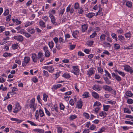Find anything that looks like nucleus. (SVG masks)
Here are the masks:
<instances>
[{"mask_svg":"<svg viewBox=\"0 0 133 133\" xmlns=\"http://www.w3.org/2000/svg\"><path fill=\"white\" fill-rule=\"evenodd\" d=\"M114 71L116 73L115 74H117V73H118L122 77H124L125 76V73L117 69L115 70Z\"/></svg>","mask_w":133,"mask_h":133,"instance_id":"nucleus-11","label":"nucleus"},{"mask_svg":"<svg viewBox=\"0 0 133 133\" xmlns=\"http://www.w3.org/2000/svg\"><path fill=\"white\" fill-rule=\"evenodd\" d=\"M125 37L128 40H129L131 37V34L130 32H128L124 34Z\"/></svg>","mask_w":133,"mask_h":133,"instance_id":"nucleus-14","label":"nucleus"},{"mask_svg":"<svg viewBox=\"0 0 133 133\" xmlns=\"http://www.w3.org/2000/svg\"><path fill=\"white\" fill-rule=\"evenodd\" d=\"M63 76L66 78H69L70 77L69 74L68 73H64L63 75Z\"/></svg>","mask_w":133,"mask_h":133,"instance_id":"nucleus-40","label":"nucleus"},{"mask_svg":"<svg viewBox=\"0 0 133 133\" xmlns=\"http://www.w3.org/2000/svg\"><path fill=\"white\" fill-rule=\"evenodd\" d=\"M58 133H61L62 132V128L61 127H57Z\"/></svg>","mask_w":133,"mask_h":133,"instance_id":"nucleus-57","label":"nucleus"},{"mask_svg":"<svg viewBox=\"0 0 133 133\" xmlns=\"http://www.w3.org/2000/svg\"><path fill=\"white\" fill-rule=\"evenodd\" d=\"M19 46V45L18 43H16L15 44H12V45L11 47L13 49L15 50L18 49Z\"/></svg>","mask_w":133,"mask_h":133,"instance_id":"nucleus-19","label":"nucleus"},{"mask_svg":"<svg viewBox=\"0 0 133 133\" xmlns=\"http://www.w3.org/2000/svg\"><path fill=\"white\" fill-rule=\"evenodd\" d=\"M96 128V126L95 125L93 124L90 126L89 129L91 130H95Z\"/></svg>","mask_w":133,"mask_h":133,"instance_id":"nucleus-49","label":"nucleus"},{"mask_svg":"<svg viewBox=\"0 0 133 133\" xmlns=\"http://www.w3.org/2000/svg\"><path fill=\"white\" fill-rule=\"evenodd\" d=\"M89 93L88 92H85L82 95V96H84V98H87L89 97Z\"/></svg>","mask_w":133,"mask_h":133,"instance_id":"nucleus-48","label":"nucleus"},{"mask_svg":"<svg viewBox=\"0 0 133 133\" xmlns=\"http://www.w3.org/2000/svg\"><path fill=\"white\" fill-rule=\"evenodd\" d=\"M98 70L99 72L101 74H102L103 72V69L101 67H98Z\"/></svg>","mask_w":133,"mask_h":133,"instance_id":"nucleus-63","label":"nucleus"},{"mask_svg":"<svg viewBox=\"0 0 133 133\" xmlns=\"http://www.w3.org/2000/svg\"><path fill=\"white\" fill-rule=\"evenodd\" d=\"M112 76L114 79H115L118 82H120L122 80V78L119 76L117 74L114 73H111Z\"/></svg>","mask_w":133,"mask_h":133,"instance_id":"nucleus-3","label":"nucleus"},{"mask_svg":"<svg viewBox=\"0 0 133 133\" xmlns=\"http://www.w3.org/2000/svg\"><path fill=\"white\" fill-rule=\"evenodd\" d=\"M27 30L28 32L32 34H34L35 32V29L31 28H28Z\"/></svg>","mask_w":133,"mask_h":133,"instance_id":"nucleus-20","label":"nucleus"},{"mask_svg":"<svg viewBox=\"0 0 133 133\" xmlns=\"http://www.w3.org/2000/svg\"><path fill=\"white\" fill-rule=\"evenodd\" d=\"M35 98H33L30 100L29 104H26V106H27L28 108L29 107L30 108L32 109L35 106Z\"/></svg>","mask_w":133,"mask_h":133,"instance_id":"nucleus-1","label":"nucleus"},{"mask_svg":"<svg viewBox=\"0 0 133 133\" xmlns=\"http://www.w3.org/2000/svg\"><path fill=\"white\" fill-rule=\"evenodd\" d=\"M48 70L49 72L52 73L54 71V69L52 66H48Z\"/></svg>","mask_w":133,"mask_h":133,"instance_id":"nucleus-29","label":"nucleus"},{"mask_svg":"<svg viewBox=\"0 0 133 133\" xmlns=\"http://www.w3.org/2000/svg\"><path fill=\"white\" fill-rule=\"evenodd\" d=\"M34 22V21H31V22H27L26 24H25V27H27L29 26L30 25L33 24V23Z\"/></svg>","mask_w":133,"mask_h":133,"instance_id":"nucleus-31","label":"nucleus"},{"mask_svg":"<svg viewBox=\"0 0 133 133\" xmlns=\"http://www.w3.org/2000/svg\"><path fill=\"white\" fill-rule=\"evenodd\" d=\"M82 31L83 32H85L88 28V25L87 24H84L82 25Z\"/></svg>","mask_w":133,"mask_h":133,"instance_id":"nucleus-16","label":"nucleus"},{"mask_svg":"<svg viewBox=\"0 0 133 133\" xmlns=\"http://www.w3.org/2000/svg\"><path fill=\"white\" fill-rule=\"evenodd\" d=\"M48 97V95H46L45 94H43V100L45 101L46 102L47 101V98Z\"/></svg>","mask_w":133,"mask_h":133,"instance_id":"nucleus-43","label":"nucleus"},{"mask_svg":"<svg viewBox=\"0 0 133 133\" xmlns=\"http://www.w3.org/2000/svg\"><path fill=\"white\" fill-rule=\"evenodd\" d=\"M103 46L105 48H107L109 47H110V44L109 43L105 42H103L102 44Z\"/></svg>","mask_w":133,"mask_h":133,"instance_id":"nucleus-23","label":"nucleus"},{"mask_svg":"<svg viewBox=\"0 0 133 133\" xmlns=\"http://www.w3.org/2000/svg\"><path fill=\"white\" fill-rule=\"evenodd\" d=\"M117 32L119 34H122L123 33V31L122 29L120 28L117 30Z\"/></svg>","mask_w":133,"mask_h":133,"instance_id":"nucleus-54","label":"nucleus"},{"mask_svg":"<svg viewBox=\"0 0 133 133\" xmlns=\"http://www.w3.org/2000/svg\"><path fill=\"white\" fill-rule=\"evenodd\" d=\"M124 70L127 72H129L131 74L133 73L132 68L129 65H126L124 66Z\"/></svg>","mask_w":133,"mask_h":133,"instance_id":"nucleus-5","label":"nucleus"},{"mask_svg":"<svg viewBox=\"0 0 133 133\" xmlns=\"http://www.w3.org/2000/svg\"><path fill=\"white\" fill-rule=\"evenodd\" d=\"M103 110L105 111H107L109 109L110 106L109 105H103Z\"/></svg>","mask_w":133,"mask_h":133,"instance_id":"nucleus-30","label":"nucleus"},{"mask_svg":"<svg viewBox=\"0 0 133 133\" xmlns=\"http://www.w3.org/2000/svg\"><path fill=\"white\" fill-rule=\"evenodd\" d=\"M39 116L41 117H43L45 115L43 111L41 109L39 110Z\"/></svg>","mask_w":133,"mask_h":133,"instance_id":"nucleus-27","label":"nucleus"},{"mask_svg":"<svg viewBox=\"0 0 133 133\" xmlns=\"http://www.w3.org/2000/svg\"><path fill=\"white\" fill-rule=\"evenodd\" d=\"M75 103V102L74 101L73 99L72 98L69 101L70 104L72 106H73L74 105Z\"/></svg>","mask_w":133,"mask_h":133,"instance_id":"nucleus-39","label":"nucleus"},{"mask_svg":"<svg viewBox=\"0 0 133 133\" xmlns=\"http://www.w3.org/2000/svg\"><path fill=\"white\" fill-rule=\"evenodd\" d=\"M101 103L100 102L98 101H96L95 102L93 106H97L98 107L99 106L101 105Z\"/></svg>","mask_w":133,"mask_h":133,"instance_id":"nucleus-46","label":"nucleus"},{"mask_svg":"<svg viewBox=\"0 0 133 133\" xmlns=\"http://www.w3.org/2000/svg\"><path fill=\"white\" fill-rule=\"evenodd\" d=\"M77 105L78 109H81L82 106V102L80 100L77 102Z\"/></svg>","mask_w":133,"mask_h":133,"instance_id":"nucleus-21","label":"nucleus"},{"mask_svg":"<svg viewBox=\"0 0 133 133\" xmlns=\"http://www.w3.org/2000/svg\"><path fill=\"white\" fill-rule=\"evenodd\" d=\"M92 89L96 91H100L101 90L102 88L100 86L95 85L93 86L92 87Z\"/></svg>","mask_w":133,"mask_h":133,"instance_id":"nucleus-10","label":"nucleus"},{"mask_svg":"<svg viewBox=\"0 0 133 133\" xmlns=\"http://www.w3.org/2000/svg\"><path fill=\"white\" fill-rule=\"evenodd\" d=\"M132 3L130 1H128L127 2L126 5L129 8H131L132 7Z\"/></svg>","mask_w":133,"mask_h":133,"instance_id":"nucleus-35","label":"nucleus"},{"mask_svg":"<svg viewBox=\"0 0 133 133\" xmlns=\"http://www.w3.org/2000/svg\"><path fill=\"white\" fill-rule=\"evenodd\" d=\"M125 94L127 96L129 97H132L133 96V94L129 91H128L126 92Z\"/></svg>","mask_w":133,"mask_h":133,"instance_id":"nucleus-22","label":"nucleus"},{"mask_svg":"<svg viewBox=\"0 0 133 133\" xmlns=\"http://www.w3.org/2000/svg\"><path fill=\"white\" fill-rule=\"evenodd\" d=\"M78 11V13L79 14H82L83 12V11L82 9V8L81 7L79 8Z\"/></svg>","mask_w":133,"mask_h":133,"instance_id":"nucleus-64","label":"nucleus"},{"mask_svg":"<svg viewBox=\"0 0 133 133\" xmlns=\"http://www.w3.org/2000/svg\"><path fill=\"white\" fill-rule=\"evenodd\" d=\"M95 15V14L93 12L89 13L87 15V16L89 18H92Z\"/></svg>","mask_w":133,"mask_h":133,"instance_id":"nucleus-25","label":"nucleus"},{"mask_svg":"<svg viewBox=\"0 0 133 133\" xmlns=\"http://www.w3.org/2000/svg\"><path fill=\"white\" fill-rule=\"evenodd\" d=\"M45 110V112L46 114V115H47L48 116H50V112L46 108H44Z\"/></svg>","mask_w":133,"mask_h":133,"instance_id":"nucleus-56","label":"nucleus"},{"mask_svg":"<svg viewBox=\"0 0 133 133\" xmlns=\"http://www.w3.org/2000/svg\"><path fill=\"white\" fill-rule=\"evenodd\" d=\"M78 33V32L77 31H74L72 34L74 38H77L78 36L77 34Z\"/></svg>","mask_w":133,"mask_h":133,"instance_id":"nucleus-45","label":"nucleus"},{"mask_svg":"<svg viewBox=\"0 0 133 133\" xmlns=\"http://www.w3.org/2000/svg\"><path fill=\"white\" fill-rule=\"evenodd\" d=\"M31 57L32 58V61L34 62H36L37 61V55L35 54H33L32 55Z\"/></svg>","mask_w":133,"mask_h":133,"instance_id":"nucleus-17","label":"nucleus"},{"mask_svg":"<svg viewBox=\"0 0 133 133\" xmlns=\"http://www.w3.org/2000/svg\"><path fill=\"white\" fill-rule=\"evenodd\" d=\"M21 108L19 103L16 104L15 107L14 108L13 111L15 113H17L21 109Z\"/></svg>","mask_w":133,"mask_h":133,"instance_id":"nucleus-6","label":"nucleus"},{"mask_svg":"<svg viewBox=\"0 0 133 133\" xmlns=\"http://www.w3.org/2000/svg\"><path fill=\"white\" fill-rule=\"evenodd\" d=\"M107 115V113L106 112H104L102 111L101 112L99 113V116L103 118L105 117Z\"/></svg>","mask_w":133,"mask_h":133,"instance_id":"nucleus-28","label":"nucleus"},{"mask_svg":"<svg viewBox=\"0 0 133 133\" xmlns=\"http://www.w3.org/2000/svg\"><path fill=\"white\" fill-rule=\"evenodd\" d=\"M12 55V54L10 53H7L5 52L4 53L3 55V56L5 57H6L8 56L10 57Z\"/></svg>","mask_w":133,"mask_h":133,"instance_id":"nucleus-42","label":"nucleus"},{"mask_svg":"<svg viewBox=\"0 0 133 133\" xmlns=\"http://www.w3.org/2000/svg\"><path fill=\"white\" fill-rule=\"evenodd\" d=\"M37 58L38 59H40V62H42L44 59V57L43 55V53L41 52H39L37 55Z\"/></svg>","mask_w":133,"mask_h":133,"instance_id":"nucleus-8","label":"nucleus"},{"mask_svg":"<svg viewBox=\"0 0 133 133\" xmlns=\"http://www.w3.org/2000/svg\"><path fill=\"white\" fill-rule=\"evenodd\" d=\"M77 117V116L75 115H74L70 116L69 117V119L71 120H73Z\"/></svg>","mask_w":133,"mask_h":133,"instance_id":"nucleus-47","label":"nucleus"},{"mask_svg":"<svg viewBox=\"0 0 133 133\" xmlns=\"http://www.w3.org/2000/svg\"><path fill=\"white\" fill-rule=\"evenodd\" d=\"M14 38L19 42H22L24 40L23 36L22 35H19L14 36Z\"/></svg>","mask_w":133,"mask_h":133,"instance_id":"nucleus-4","label":"nucleus"},{"mask_svg":"<svg viewBox=\"0 0 133 133\" xmlns=\"http://www.w3.org/2000/svg\"><path fill=\"white\" fill-rule=\"evenodd\" d=\"M39 24L40 26L43 28H45V22L43 21H40L39 22Z\"/></svg>","mask_w":133,"mask_h":133,"instance_id":"nucleus-33","label":"nucleus"},{"mask_svg":"<svg viewBox=\"0 0 133 133\" xmlns=\"http://www.w3.org/2000/svg\"><path fill=\"white\" fill-rule=\"evenodd\" d=\"M112 38L114 39L116 41H117L116 35L115 33H112L111 35Z\"/></svg>","mask_w":133,"mask_h":133,"instance_id":"nucleus-44","label":"nucleus"},{"mask_svg":"<svg viewBox=\"0 0 133 133\" xmlns=\"http://www.w3.org/2000/svg\"><path fill=\"white\" fill-rule=\"evenodd\" d=\"M105 72V75L107 77H109V78H111V76L110 74L109 73V72L107 70H104Z\"/></svg>","mask_w":133,"mask_h":133,"instance_id":"nucleus-41","label":"nucleus"},{"mask_svg":"<svg viewBox=\"0 0 133 133\" xmlns=\"http://www.w3.org/2000/svg\"><path fill=\"white\" fill-rule=\"evenodd\" d=\"M18 90V89L16 87H14L13 88V89L12 90V92H13L14 93V94H16V92H15V91H17Z\"/></svg>","mask_w":133,"mask_h":133,"instance_id":"nucleus-61","label":"nucleus"},{"mask_svg":"<svg viewBox=\"0 0 133 133\" xmlns=\"http://www.w3.org/2000/svg\"><path fill=\"white\" fill-rule=\"evenodd\" d=\"M124 112L128 114H130L131 111L130 110H129L128 108H124Z\"/></svg>","mask_w":133,"mask_h":133,"instance_id":"nucleus-38","label":"nucleus"},{"mask_svg":"<svg viewBox=\"0 0 133 133\" xmlns=\"http://www.w3.org/2000/svg\"><path fill=\"white\" fill-rule=\"evenodd\" d=\"M59 106L60 109L61 110H64L65 108V106L62 103H60L59 104Z\"/></svg>","mask_w":133,"mask_h":133,"instance_id":"nucleus-50","label":"nucleus"},{"mask_svg":"<svg viewBox=\"0 0 133 133\" xmlns=\"http://www.w3.org/2000/svg\"><path fill=\"white\" fill-rule=\"evenodd\" d=\"M56 48L58 50H60L62 48V44L61 43L59 44L57 43L56 44Z\"/></svg>","mask_w":133,"mask_h":133,"instance_id":"nucleus-37","label":"nucleus"},{"mask_svg":"<svg viewBox=\"0 0 133 133\" xmlns=\"http://www.w3.org/2000/svg\"><path fill=\"white\" fill-rule=\"evenodd\" d=\"M118 40L122 43H124V42L125 38L124 36L119 35L118 36Z\"/></svg>","mask_w":133,"mask_h":133,"instance_id":"nucleus-13","label":"nucleus"},{"mask_svg":"<svg viewBox=\"0 0 133 133\" xmlns=\"http://www.w3.org/2000/svg\"><path fill=\"white\" fill-rule=\"evenodd\" d=\"M83 115L87 119L89 118V115L88 113L84 112L83 113Z\"/></svg>","mask_w":133,"mask_h":133,"instance_id":"nucleus-58","label":"nucleus"},{"mask_svg":"<svg viewBox=\"0 0 133 133\" xmlns=\"http://www.w3.org/2000/svg\"><path fill=\"white\" fill-rule=\"evenodd\" d=\"M120 46L118 44L115 43L114 44V48L115 50H118L120 49Z\"/></svg>","mask_w":133,"mask_h":133,"instance_id":"nucleus-32","label":"nucleus"},{"mask_svg":"<svg viewBox=\"0 0 133 133\" xmlns=\"http://www.w3.org/2000/svg\"><path fill=\"white\" fill-rule=\"evenodd\" d=\"M25 32V30L24 29H23L19 31L18 32H17V33H19L21 34H23L24 35Z\"/></svg>","mask_w":133,"mask_h":133,"instance_id":"nucleus-55","label":"nucleus"},{"mask_svg":"<svg viewBox=\"0 0 133 133\" xmlns=\"http://www.w3.org/2000/svg\"><path fill=\"white\" fill-rule=\"evenodd\" d=\"M54 43L52 41L49 42L48 43V45L51 49H52L54 47Z\"/></svg>","mask_w":133,"mask_h":133,"instance_id":"nucleus-36","label":"nucleus"},{"mask_svg":"<svg viewBox=\"0 0 133 133\" xmlns=\"http://www.w3.org/2000/svg\"><path fill=\"white\" fill-rule=\"evenodd\" d=\"M24 61L22 62V64L23 67H25L29 61L30 58L29 57L25 56L24 57Z\"/></svg>","mask_w":133,"mask_h":133,"instance_id":"nucleus-2","label":"nucleus"},{"mask_svg":"<svg viewBox=\"0 0 133 133\" xmlns=\"http://www.w3.org/2000/svg\"><path fill=\"white\" fill-rule=\"evenodd\" d=\"M127 102L129 104H131L133 103V100L131 99H128L127 100Z\"/></svg>","mask_w":133,"mask_h":133,"instance_id":"nucleus-52","label":"nucleus"},{"mask_svg":"<svg viewBox=\"0 0 133 133\" xmlns=\"http://www.w3.org/2000/svg\"><path fill=\"white\" fill-rule=\"evenodd\" d=\"M103 88L105 90L108 91L109 92L110 91L112 90V89L111 87L107 85L104 86H103Z\"/></svg>","mask_w":133,"mask_h":133,"instance_id":"nucleus-12","label":"nucleus"},{"mask_svg":"<svg viewBox=\"0 0 133 133\" xmlns=\"http://www.w3.org/2000/svg\"><path fill=\"white\" fill-rule=\"evenodd\" d=\"M49 17L50 18L51 22L54 25H57V23L55 22L56 19H55L54 16L52 14H49Z\"/></svg>","mask_w":133,"mask_h":133,"instance_id":"nucleus-9","label":"nucleus"},{"mask_svg":"<svg viewBox=\"0 0 133 133\" xmlns=\"http://www.w3.org/2000/svg\"><path fill=\"white\" fill-rule=\"evenodd\" d=\"M97 35V33L95 32L93 33L92 34L90 35V38H93L94 37Z\"/></svg>","mask_w":133,"mask_h":133,"instance_id":"nucleus-60","label":"nucleus"},{"mask_svg":"<svg viewBox=\"0 0 133 133\" xmlns=\"http://www.w3.org/2000/svg\"><path fill=\"white\" fill-rule=\"evenodd\" d=\"M34 131H36L39 133H43L44 132V130L43 129H36L33 130Z\"/></svg>","mask_w":133,"mask_h":133,"instance_id":"nucleus-24","label":"nucleus"},{"mask_svg":"<svg viewBox=\"0 0 133 133\" xmlns=\"http://www.w3.org/2000/svg\"><path fill=\"white\" fill-rule=\"evenodd\" d=\"M10 119L12 121L16 122L18 123H19L23 121L22 120L19 119L17 118H10Z\"/></svg>","mask_w":133,"mask_h":133,"instance_id":"nucleus-15","label":"nucleus"},{"mask_svg":"<svg viewBox=\"0 0 133 133\" xmlns=\"http://www.w3.org/2000/svg\"><path fill=\"white\" fill-rule=\"evenodd\" d=\"M43 74L44 76L46 77H48L49 76V74L48 73V72L47 71L44 70L43 71Z\"/></svg>","mask_w":133,"mask_h":133,"instance_id":"nucleus-53","label":"nucleus"},{"mask_svg":"<svg viewBox=\"0 0 133 133\" xmlns=\"http://www.w3.org/2000/svg\"><path fill=\"white\" fill-rule=\"evenodd\" d=\"M72 68L74 70L71 71V72L74 73L75 75H78L79 74V68L77 66H73Z\"/></svg>","mask_w":133,"mask_h":133,"instance_id":"nucleus-7","label":"nucleus"},{"mask_svg":"<svg viewBox=\"0 0 133 133\" xmlns=\"http://www.w3.org/2000/svg\"><path fill=\"white\" fill-rule=\"evenodd\" d=\"M8 109L9 112H11L12 111V106L11 104H9L7 107Z\"/></svg>","mask_w":133,"mask_h":133,"instance_id":"nucleus-59","label":"nucleus"},{"mask_svg":"<svg viewBox=\"0 0 133 133\" xmlns=\"http://www.w3.org/2000/svg\"><path fill=\"white\" fill-rule=\"evenodd\" d=\"M100 39L101 41H105V34L101 35L100 36Z\"/></svg>","mask_w":133,"mask_h":133,"instance_id":"nucleus-26","label":"nucleus"},{"mask_svg":"<svg viewBox=\"0 0 133 133\" xmlns=\"http://www.w3.org/2000/svg\"><path fill=\"white\" fill-rule=\"evenodd\" d=\"M92 96L95 99H98L99 97V96L98 94L95 92H93L92 93Z\"/></svg>","mask_w":133,"mask_h":133,"instance_id":"nucleus-18","label":"nucleus"},{"mask_svg":"<svg viewBox=\"0 0 133 133\" xmlns=\"http://www.w3.org/2000/svg\"><path fill=\"white\" fill-rule=\"evenodd\" d=\"M87 75L90 76L92 74H93L94 70L92 69H90L89 71H88Z\"/></svg>","mask_w":133,"mask_h":133,"instance_id":"nucleus-34","label":"nucleus"},{"mask_svg":"<svg viewBox=\"0 0 133 133\" xmlns=\"http://www.w3.org/2000/svg\"><path fill=\"white\" fill-rule=\"evenodd\" d=\"M11 19V16L10 15H9L6 17V21L7 22L9 21Z\"/></svg>","mask_w":133,"mask_h":133,"instance_id":"nucleus-62","label":"nucleus"},{"mask_svg":"<svg viewBox=\"0 0 133 133\" xmlns=\"http://www.w3.org/2000/svg\"><path fill=\"white\" fill-rule=\"evenodd\" d=\"M50 53L48 51H47L45 52V56L46 57H49L50 56Z\"/></svg>","mask_w":133,"mask_h":133,"instance_id":"nucleus-51","label":"nucleus"}]
</instances>
